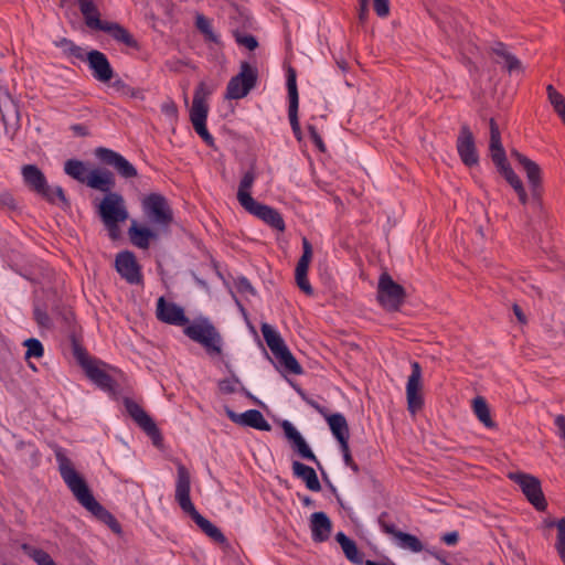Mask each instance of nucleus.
Wrapping results in <instances>:
<instances>
[{"label":"nucleus","instance_id":"28","mask_svg":"<svg viewBox=\"0 0 565 565\" xmlns=\"http://www.w3.org/2000/svg\"><path fill=\"white\" fill-rule=\"evenodd\" d=\"M160 234H162V231H159L158 227L150 228L146 225L138 224L136 221H132L128 230L131 244L141 249L149 248L150 241L158 239Z\"/></svg>","mask_w":565,"mask_h":565},{"label":"nucleus","instance_id":"55","mask_svg":"<svg viewBox=\"0 0 565 565\" xmlns=\"http://www.w3.org/2000/svg\"><path fill=\"white\" fill-rule=\"evenodd\" d=\"M52 191H53V198L55 200L54 204H56L58 201L63 209L70 207V205H71L70 200L66 198L62 186L56 185V186L52 188Z\"/></svg>","mask_w":565,"mask_h":565},{"label":"nucleus","instance_id":"23","mask_svg":"<svg viewBox=\"0 0 565 565\" xmlns=\"http://www.w3.org/2000/svg\"><path fill=\"white\" fill-rule=\"evenodd\" d=\"M98 364L107 366L106 363L96 361L85 370V374L98 388L115 397L118 394V383Z\"/></svg>","mask_w":565,"mask_h":565},{"label":"nucleus","instance_id":"43","mask_svg":"<svg viewBox=\"0 0 565 565\" xmlns=\"http://www.w3.org/2000/svg\"><path fill=\"white\" fill-rule=\"evenodd\" d=\"M110 86L118 93H120L122 96H127L135 99H143L145 94L143 90L140 88H135L126 84L121 78L115 79Z\"/></svg>","mask_w":565,"mask_h":565},{"label":"nucleus","instance_id":"32","mask_svg":"<svg viewBox=\"0 0 565 565\" xmlns=\"http://www.w3.org/2000/svg\"><path fill=\"white\" fill-rule=\"evenodd\" d=\"M292 473L295 477L301 479L310 491L318 492L321 490V484L317 472L312 467L307 466L300 461H294Z\"/></svg>","mask_w":565,"mask_h":565},{"label":"nucleus","instance_id":"4","mask_svg":"<svg viewBox=\"0 0 565 565\" xmlns=\"http://www.w3.org/2000/svg\"><path fill=\"white\" fill-rule=\"evenodd\" d=\"M260 330L267 347L277 360L276 370L285 377L287 374L301 375L303 373L301 364L288 349L279 332L267 322L262 323Z\"/></svg>","mask_w":565,"mask_h":565},{"label":"nucleus","instance_id":"20","mask_svg":"<svg viewBox=\"0 0 565 565\" xmlns=\"http://www.w3.org/2000/svg\"><path fill=\"white\" fill-rule=\"evenodd\" d=\"M312 258V245L307 237L302 238V255L299 258L296 270L295 279L299 289L307 296L313 295V288L308 279V269Z\"/></svg>","mask_w":565,"mask_h":565},{"label":"nucleus","instance_id":"15","mask_svg":"<svg viewBox=\"0 0 565 565\" xmlns=\"http://www.w3.org/2000/svg\"><path fill=\"white\" fill-rule=\"evenodd\" d=\"M456 148L461 162L466 167L472 168L479 164V154L475 136L467 124H463L460 127V131L456 141Z\"/></svg>","mask_w":565,"mask_h":565},{"label":"nucleus","instance_id":"10","mask_svg":"<svg viewBox=\"0 0 565 565\" xmlns=\"http://www.w3.org/2000/svg\"><path fill=\"white\" fill-rule=\"evenodd\" d=\"M509 478L520 486L527 501L540 512L547 508V502L542 491L541 481L529 473L510 472Z\"/></svg>","mask_w":565,"mask_h":565},{"label":"nucleus","instance_id":"52","mask_svg":"<svg viewBox=\"0 0 565 565\" xmlns=\"http://www.w3.org/2000/svg\"><path fill=\"white\" fill-rule=\"evenodd\" d=\"M307 129H308L311 141L318 148V150L320 152H326V150H327L326 143H324L322 137L320 136V134L318 132V129L316 128V126L308 125Z\"/></svg>","mask_w":565,"mask_h":565},{"label":"nucleus","instance_id":"53","mask_svg":"<svg viewBox=\"0 0 565 565\" xmlns=\"http://www.w3.org/2000/svg\"><path fill=\"white\" fill-rule=\"evenodd\" d=\"M33 317L40 327L49 328L51 326V319L44 308L39 306L34 307Z\"/></svg>","mask_w":565,"mask_h":565},{"label":"nucleus","instance_id":"60","mask_svg":"<svg viewBox=\"0 0 565 565\" xmlns=\"http://www.w3.org/2000/svg\"><path fill=\"white\" fill-rule=\"evenodd\" d=\"M0 204L2 206L8 207L9 210H12V211L18 209V204L15 202V199L10 193H2V194H0Z\"/></svg>","mask_w":565,"mask_h":565},{"label":"nucleus","instance_id":"38","mask_svg":"<svg viewBox=\"0 0 565 565\" xmlns=\"http://www.w3.org/2000/svg\"><path fill=\"white\" fill-rule=\"evenodd\" d=\"M195 28L203 34L204 39L215 44L220 43V36L214 32L211 21L203 14L195 17Z\"/></svg>","mask_w":565,"mask_h":565},{"label":"nucleus","instance_id":"25","mask_svg":"<svg viewBox=\"0 0 565 565\" xmlns=\"http://www.w3.org/2000/svg\"><path fill=\"white\" fill-rule=\"evenodd\" d=\"M248 213L258 217L267 225L277 230L279 232H284L286 228L284 218L281 214L274 207L259 203L256 200L253 201V204L243 206Z\"/></svg>","mask_w":565,"mask_h":565},{"label":"nucleus","instance_id":"41","mask_svg":"<svg viewBox=\"0 0 565 565\" xmlns=\"http://www.w3.org/2000/svg\"><path fill=\"white\" fill-rule=\"evenodd\" d=\"M22 550L38 565H56L50 554L42 548L32 547L29 544H23Z\"/></svg>","mask_w":565,"mask_h":565},{"label":"nucleus","instance_id":"44","mask_svg":"<svg viewBox=\"0 0 565 565\" xmlns=\"http://www.w3.org/2000/svg\"><path fill=\"white\" fill-rule=\"evenodd\" d=\"M489 127H490V142H489L490 156L492 153L504 152L505 150L502 146L499 126L493 118L490 119Z\"/></svg>","mask_w":565,"mask_h":565},{"label":"nucleus","instance_id":"61","mask_svg":"<svg viewBox=\"0 0 565 565\" xmlns=\"http://www.w3.org/2000/svg\"><path fill=\"white\" fill-rule=\"evenodd\" d=\"M369 0H359V22L364 24L369 17Z\"/></svg>","mask_w":565,"mask_h":565},{"label":"nucleus","instance_id":"13","mask_svg":"<svg viewBox=\"0 0 565 565\" xmlns=\"http://www.w3.org/2000/svg\"><path fill=\"white\" fill-rule=\"evenodd\" d=\"M95 157L104 164L109 166L124 179H132L138 175L137 169L124 156L106 147H97Z\"/></svg>","mask_w":565,"mask_h":565},{"label":"nucleus","instance_id":"48","mask_svg":"<svg viewBox=\"0 0 565 565\" xmlns=\"http://www.w3.org/2000/svg\"><path fill=\"white\" fill-rule=\"evenodd\" d=\"M555 548L565 565V515L557 521V540Z\"/></svg>","mask_w":565,"mask_h":565},{"label":"nucleus","instance_id":"26","mask_svg":"<svg viewBox=\"0 0 565 565\" xmlns=\"http://www.w3.org/2000/svg\"><path fill=\"white\" fill-rule=\"evenodd\" d=\"M86 185L105 193V195L116 193L113 191L116 186L115 174L106 168H95L90 170L86 178Z\"/></svg>","mask_w":565,"mask_h":565},{"label":"nucleus","instance_id":"18","mask_svg":"<svg viewBox=\"0 0 565 565\" xmlns=\"http://www.w3.org/2000/svg\"><path fill=\"white\" fill-rule=\"evenodd\" d=\"M296 71L292 67H289L287 70V90H288V99H289V107H288V116L290 126L292 129V132L298 141L302 138V131L299 124L298 118V108H299V94L297 88V79H296Z\"/></svg>","mask_w":565,"mask_h":565},{"label":"nucleus","instance_id":"9","mask_svg":"<svg viewBox=\"0 0 565 565\" xmlns=\"http://www.w3.org/2000/svg\"><path fill=\"white\" fill-rule=\"evenodd\" d=\"M258 81V71L248 62L241 63L239 72L233 76L226 86V99H241L246 97L249 92L255 88Z\"/></svg>","mask_w":565,"mask_h":565},{"label":"nucleus","instance_id":"45","mask_svg":"<svg viewBox=\"0 0 565 565\" xmlns=\"http://www.w3.org/2000/svg\"><path fill=\"white\" fill-rule=\"evenodd\" d=\"M490 157H491V160L494 163L498 172L504 179H507L509 175H511L514 172L510 162L508 161L505 151L501 152V153H492Z\"/></svg>","mask_w":565,"mask_h":565},{"label":"nucleus","instance_id":"59","mask_svg":"<svg viewBox=\"0 0 565 565\" xmlns=\"http://www.w3.org/2000/svg\"><path fill=\"white\" fill-rule=\"evenodd\" d=\"M505 181L512 186V189L518 192H522L525 188L522 182V180L519 178V175L513 172L511 175H509Z\"/></svg>","mask_w":565,"mask_h":565},{"label":"nucleus","instance_id":"2","mask_svg":"<svg viewBox=\"0 0 565 565\" xmlns=\"http://www.w3.org/2000/svg\"><path fill=\"white\" fill-rule=\"evenodd\" d=\"M191 477L189 470L183 465L177 468V482H175V501L179 503L181 510L186 513L194 523L214 542L224 544L226 537L222 531L210 522L206 518L199 513L195 509L191 497Z\"/></svg>","mask_w":565,"mask_h":565},{"label":"nucleus","instance_id":"36","mask_svg":"<svg viewBox=\"0 0 565 565\" xmlns=\"http://www.w3.org/2000/svg\"><path fill=\"white\" fill-rule=\"evenodd\" d=\"M64 172L74 180L86 184L88 172L84 161L78 159L66 160L64 162Z\"/></svg>","mask_w":565,"mask_h":565},{"label":"nucleus","instance_id":"22","mask_svg":"<svg viewBox=\"0 0 565 565\" xmlns=\"http://www.w3.org/2000/svg\"><path fill=\"white\" fill-rule=\"evenodd\" d=\"M225 414L233 423L241 426L255 428L262 431L271 430V425L265 419L264 415L258 409H248L238 414L228 406H225Z\"/></svg>","mask_w":565,"mask_h":565},{"label":"nucleus","instance_id":"5","mask_svg":"<svg viewBox=\"0 0 565 565\" xmlns=\"http://www.w3.org/2000/svg\"><path fill=\"white\" fill-rule=\"evenodd\" d=\"M96 213L108 231L111 241L120 238V223L129 217L124 196L120 193H108L96 204Z\"/></svg>","mask_w":565,"mask_h":565},{"label":"nucleus","instance_id":"7","mask_svg":"<svg viewBox=\"0 0 565 565\" xmlns=\"http://www.w3.org/2000/svg\"><path fill=\"white\" fill-rule=\"evenodd\" d=\"M141 209L147 220L162 231L163 235L170 233L173 222V211L167 198L160 193H149L141 201Z\"/></svg>","mask_w":565,"mask_h":565},{"label":"nucleus","instance_id":"47","mask_svg":"<svg viewBox=\"0 0 565 565\" xmlns=\"http://www.w3.org/2000/svg\"><path fill=\"white\" fill-rule=\"evenodd\" d=\"M23 345L26 348L25 359L29 360L31 358L40 359L44 355V347L39 339L29 338L23 342Z\"/></svg>","mask_w":565,"mask_h":565},{"label":"nucleus","instance_id":"24","mask_svg":"<svg viewBox=\"0 0 565 565\" xmlns=\"http://www.w3.org/2000/svg\"><path fill=\"white\" fill-rule=\"evenodd\" d=\"M156 313L158 320L172 326H185L189 322L184 309L174 302L167 301L164 297L158 299Z\"/></svg>","mask_w":565,"mask_h":565},{"label":"nucleus","instance_id":"49","mask_svg":"<svg viewBox=\"0 0 565 565\" xmlns=\"http://www.w3.org/2000/svg\"><path fill=\"white\" fill-rule=\"evenodd\" d=\"M234 36L237 44L245 46L249 51H254L258 47V41L252 34H242L238 31H235Z\"/></svg>","mask_w":565,"mask_h":565},{"label":"nucleus","instance_id":"51","mask_svg":"<svg viewBox=\"0 0 565 565\" xmlns=\"http://www.w3.org/2000/svg\"><path fill=\"white\" fill-rule=\"evenodd\" d=\"M387 518H388V513L382 512L377 520L379 525L384 533L396 537L399 530L396 529L394 523L386 521Z\"/></svg>","mask_w":565,"mask_h":565},{"label":"nucleus","instance_id":"17","mask_svg":"<svg viewBox=\"0 0 565 565\" xmlns=\"http://www.w3.org/2000/svg\"><path fill=\"white\" fill-rule=\"evenodd\" d=\"M412 373L406 384L407 408L409 413L415 414L424 406L422 395V366L417 361L411 363Z\"/></svg>","mask_w":565,"mask_h":565},{"label":"nucleus","instance_id":"54","mask_svg":"<svg viewBox=\"0 0 565 565\" xmlns=\"http://www.w3.org/2000/svg\"><path fill=\"white\" fill-rule=\"evenodd\" d=\"M239 383V379L233 374L232 379H224L218 382V388L224 394H233L236 391L235 384Z\"/></svg>","mask_w":565,"mask_h":565},{"label":"nucleus","instance_id":"11","mask_svg":"<svg viewBox=\"0 0 565 565\" xmlns=\"http://www.w3.org/2000/svg\"><path fill=\"white\" fill-rule=\"evenodd\" d=\"M124 405L128 415L132 420L147 434L156 447L162 445L163 438L160 429L157 427L150 415L134 399L124 398Z\"/></svg>","mask_w":565,"mask_h":565},{"label":"nucleus","instance_id":"33","mask_svg":"<svg viewBox=\"0 0 565 565\" xmlns=\"http://www.w3.org/2000/svg\"><path fill=\"white\" fill-rule=\"evenodd\" d=\"M335 541L340 544L345 557L353 564L361 565L363 563V554L359 552L356 543L345 535L343 532H339L335 535Z\"/></svg>","mask_w":565,"mask_h":565},{"label":"nucleus","instance_id":"57","mask_svg":"<svg viewBox=\"0 0 565 565\" xmlns=\"http://www.w3.org/2000/svg\"><path fill=\"white\" fill-rule=\"evenodd\" d=\"M194 130L209 147H214V138L209 132L206 124L203 126L195 127Z\"/></svg>","mask_w":565,"mask_h":565},{"label":"nucleus","instance_id":"30","mask_svg":"<svg viewBox=\"0 0 565 565\" xmlns=\"http://www.w3.org/2000/svg\"><path fill=\"white\" fill-rule=\"evenodd\" d=\"M491 52L498 57L495 62L503 64V68L509 73H523V66L521 61L512 54L503 42H495L491 46Z\"/></svg>","mask_w":565,"mask_h":565},{"label":"nucleus","instance_id":"37","mask_svg":"<svg viewBox=\"0 0 565 565\" xmlns=\"http://www.w3.org/2000/svg\"><path fill=\"white\" fill-rule=\"evenodd\" d=\"M472 407H473V412H475L477 418L487 428H494L495 427V423L492 420L491 415H490V409H489L488 403H487V401L483 397L477 396L473 399Z\"/></svg>","mask_w":565,"mask_h":565},{"label":"nucleus","instance_id":"35","mask_svg":"<svg viewBox=\"0 0 565 565\" xmlns=\"http://www.w3.org/2000/svg\"><path fill=\"white\" fill-rule=\"evenodd\" d=\"M324 418L328 422L329 428L335 439L350 437V429L344 415L341 413H328Z\"/></svg>","mask_w":565,"mask_h":565},{"label":"nucleus","instance_id":"12","mask_svg":"<svg viewBox=\"0 0 565 565\" xmlns=\"http://www.w3.org/2000/svg\"><path fill=\"white\" fill-rule=\"evenodd\" d=\"M21 174L25 186L30 191L51 204L55 203L52 186L49 185L46 177L38 166L24 164L21 168Z\"/></svg>","mask_w":565,"mask_h":565},{"label":"nucleus","instance_id":"40","mask_svg":"<svg viewBox=\"0 0 565 565\" xmlns=\"http://www.w3.org/2000/svg\"><path fill=\"white\" fill-rule=\"evenodd\" d=\"M395 539L398 540V545L404 550H408L414 553H419L424 550L422 541L411 533L399 531Z\"/></svg>","mask_w":565,"mask_h":565},{"label":"nucleus","instance_id":"39","mask_svg":"<svg viewBox=\"0 0 565 565\" xmlns=\"http://www.w3.org/2000/svg\"><path fill=\"white\" fill-rule=\"evenodd\" d=\"M71 343L73 355L84 371L87 370V367L92 365L94 362H96V360L89 358L86 349L82 345V343L76 339L75 335H72Z\"/></svg>","mask_w":565,"mask_h":565},{"label":"nucleus","instance_id":"6","mask_svg":"<svg viewBox=\"0 0 565 565\" xmlns=\"http://www.w3.org/2000/svg\"><path fill=\"white\" fill-rule=\"evenodd\" d=\"M183 333L192 341L201 344L209 356L222 355L224 344L223 337L207 318H201L186 326L183 329Z\"/></svg>","mask_w":565,"mask_h":565},{"label":"nucleus","instance_id":"63","mask_svg":"<svg viewBox=\"0 0 565 565\" xmlns=\"http://www.w3.org/2000/svg\"><path fill=\"white\" fill-rule=\"evenodd\" d=\"M309 406H311L313 409H316L320 415H322L323 417L327 416V414L329 413L328 409L323 406H321L318 402H316L315 399L308 397V395L306 394V398H302Z\"/></svg>","mask_w":565,"mask_h":565},{"label":"nucleus","instance_id":"42","mask_svg":"<svg viewBox=\"0 0 565 565\" xmlns=\"http://www.w3.org/2000/svg\"><path fill=\"white\" fill-rule=\"evenodd\" d=\"M546 92L550 103L552 104L554 110L558 114V116L562 118L563 124L565 125V98L551 84L547 85Z\"/></svg>","mask_w":565,"mask_h":565},{"label":"nucleus","instance_id":"31","mask_svg":"<svg viewBox=\"0 0 565 565\" xmlns=\"http://www.w3.org/2000/svg\"><path fill=\"white\" fill-rule=\"evenodd\" d=\"M0 115L6 129L20 127V109L18 103L9 95L0 97Z\"/></svg>","mask_w":565,"mask_h":565},{"label":"nucleus","instance_id":"19","mask_svg":"<svg viewBox=\"0 0 565 565\" xmlns=\"http://www.w3.org/2000/svg\"><path fill=\"white\" fill-rule=\"evenodd\" d=\"M84 61L87 62L93 77L100 83H109L115 72L105 53L98 50L84 52Z\"/></svg>","mask_w":565,"mask_h":565},{"label":"nucleus","instance_id":"58","mask_svg":"<svg viewBox=\"0 0 565 565\" xmlns=\"http://www.w3.org/2000/svg\"><path fill=\"white\" fill-rule=\"evenodd\" d=\"M236 286H237V290L239 292H247V294H252V295L256 294V291H255L254 287L252 286L250 281L246 277H243V276L239 277L237 279Z\"/></svg>","mask_w":565,"mask_h":565},{"label":"nucleus","instance_id":"21","mask_svg":"<svg viewBox=\"0 0 565 565\" xmlns=\"http://www.w3.org/2000/svg\"><path fill=\"white\" fill-rule=\"evenodd\" d=\"M211 89L207 88L204 82L199 83L194 90L192 107L190 109V120L193 128L206 124L209 106L205 102L206 97L211 95Z\"/></svg>","mask_w":565,"mask_h":565},{"label":"nucleus","instance_id":"3","mask_svg":"<svg viewBox=\"0 0 565 565\" xmlns=\"http://www.w3.org/2000/svg\"><path fill=\"white\" fill-rule=\"evenodd\" d=\"M78 9L87 28L107 33L115 42L128 49L140 51L139 41L118 22L100 20V12L93 0H77Z\"/></svg>","mask_w":565,"mask_h":565},{"label":"nucleus","instance_id":"62","mask_svg":"<svg viewBox=\"0 0 565 565\" xmlns=\"http://www.w3.org/2000/svg\"><path fill=\"white\" fill-rule=\"evenodd\" d=\"M441 541L449 546H454L459 541V533L457 531H451L441 536Z\"/></svg>","mask_w":565,"mask_h":565},{"label":"nucleus","instance_id":"50","mask_svg":"<svg viewBox=\"0 0 565 565\" xmlns=\"http://www.w3.org/2000/svg\"><path fill=\"white\" fill-rule=\"evenodd\" d=\"M531 191V207L535 213H543V188L532 189Z\"/></svg>","mask_w":565,"mask_h":565},{"label":"nucleus","instance_id":"1","mask_svg":"<svg viewBox=\"0 0 565 565\" xmlns=\"http://www.w3.org/2000/svg\"><path fill=\"white\" fill-rule=\"evenodd\" d=\"M55 459L58 463L60 475L72 491L75 499L98 521L106 524L114 533H121V525L117 519L104 508L94 497L85 479L75 470L71 459L65 451L57 447L54 450Z\"/></svg>","mask_w":565,"mask_h":565},{"label":"nucleus","instance_id":"8","mask_svg":"<svg viewBox=\"0 0 565 565\" xmlns=\"http://www.w3.org/2000/svg\"><path fill=\"white\" fill-rule=\"evenodd\" d=\"M376 299L387 311H398L406 299L405 288L395 282L386 271L379 278Z\"/></svg>","mask_w":565,"mask_h":565},{"label":"nucleus","instance_id":"64","mask_svg":"<svg viewBox=\"0 0 565 565\" xmlns=\"http://www.w3.org/2000/svg\"><path fill=\"white\" fill-rule=\"evenodd\" d=\"M71 130L78 137H86L89 135L88 128L82 124L72 125Z\"/></svg>","mask_w":565,"mask_h":565},{"label":"nucleus","instance_id":"27","mask_svg":"<svg viewBox=\"0 0 565 565\" xmlns=\"http://www.w3.org/2000/svg\"><path fill=\"white\" fill-rule=\"evenodd\" d=\"M510 154L524 170L530 185V190L543 188L542 169L540 168V166L535 161L531 160L530 158L518 151L516 149H512L510 151Z\"/></svg>","mask_w":565,"mask_h":565},{"label":"nucleus","instance_id":"29","mask_svg":"<svg viewBox=\"0 0 565 565\" xmlns=\"http://www.w3.org/2000/svg\"><path fill=\"white\" fill-rule=\"evenodd\" d=\"M311 539L316 543H322L330 539L332 522L326 512H313L310 516Z\"/></svg>","mask_w":565,"mask_h":565},{"label":"nucleus","instance_id":"56","mask_svg":"<svg viewBox=\"0 0 565 565\" xmlns=\"http://www.w3.org/2000/svg\"><path fill=\"white\" fill-rule=\"evenodd\" d=\"M373 7L380 18H386L390 14L388 0H373Z\"/></svg>","mask_w":565,"mask_h":565},{"label":"nucleus","instance_id":"34","mask_svg":"<svg viewBox=\"0 0 565 565\" xmlns=\"http://www.w3.org/2000/svg\"><path fill=\"white\" fill-rule=\"evenodd\" d=\"M256 174L254 172V169L250 168L248 171H246L241 179L238 191H237V201L242 206L250 205L253 204V196L250 195V189L255 182Z\"/></svg>","mask_w":565,"mask_h":565},{"label":"nucleus","instance_id":"14","mask_svg":"<svg viewBox=\"0 0 565 565\" xmlns=\"http://www.w3.org/2000/svg\"><path fill=\"white\" fill-rule=\"evenodd\" d=\"M115 269L130 285L143 282L141 266L138 264L135 254L130 250H121L116 255Z\"/></svg>","mask_w":565,"mask_h":565},{"label":"nucleus","instance_id":"46","mask_svg":"<svg viewBox=\"0 0 565 565\" xmlns=\"http://www.w3.org/2000/svg\"><path fill=\"white\" fill-rule=\"evenodd\" d=\"M55 44L56 46L62 47L65 54L74 56L77 60L84 61V49L76 45L72 40L67 38H62Z\"/></svg>","mask_w":565,"mask_h":565},{"label":"nucleus","instance_id":"16","mask_svg":"<svg viewBox=\"0 0 565 565\" xmlns=\"http://www.w3.org/2000/svg\"><path fill=\"white\" fill-rule=\"evenodd\" d=\"M281 427L284 429L285 437L291 444L294 451L297 452L302 459L315 462L321 471L322 476L326 477V472L320 461L299 430L289 420H284L281 423Z\"/></svg>","mask_w":565,"mask_h":565}]
</instances>
